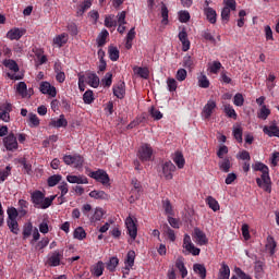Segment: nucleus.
Masks as SVG:
<instances>
[{
    "label": "nucleus",
    "mask_w": 279,
    "mask_h": 279,
    "mask_svg": "<svg viewBox=\"0 0 279 279\" xmlns=\"http://www.w3.org/2000/svg\"><path fill=\"white\" fill-rule=\"evenodd\" d=\"M204 14L209 23L211 25H215L217 23V11L213 8H204Z\"/></svg>",
    "instance_id": "5701e85b"
},
{
    "label": "nucleus",
    "mask_w": 279,
    "mask_h": 279,
    "mask_svg": "<svg viewBox=\"0 0 279 279\" xmlns=\"http://www.w3.org/2000/svg\"><path fill=\"white\" fill-rule=\"evenodd\" d=\"M233 104L234 106H238L239 108H241V106L245 104V98L243 97V94L241 93L235 94L233 97Z\"/></svg>",
    "instance_id": "052dcab7"
},
{
    "label": "nucleus",
    "mask_w": 279,
    "mask_h": 279,
    "mask_svg": "<svg viewBox=\"0 0 279 279\" xmlns=\"http://www.w3.org/2000/svg\"><path fill=\"white\" fill-rule=\"evenodd\" d=\"M108 53L111 62H117V60H119V48L110 46L108 49Z\"/></svg>",
    "instance_id": "79ce46f5"
},
{
    "label": "nucleus",
    "mask_w": 279,
    "mask_h": 279,
    "mask_svg": "<svg viewBox=\"0 0 279 279\" xmlns=\"http://www.w3.org/2000/svg\"><path fill=\"white\" fill-rule=\"evenodd\" d=\"M134 260H136V252L129 251L124 259V271H130L134 267Z\"/></svg>",
    "instance_id": "f3484780"
},
{
    "label": "nucleus",
    "mask_w": 279,
    "mask_h": 279,
    "mask_svg": "<svg viewBox=\"0 0 279 279\" xmlns=\"http://www.w3.org/2000/svg\"><path fill=\"white\" fill-rule=\"evenodd\" d=\"M105 27H117V21L114 20V15L110 14L105 17Z\"/></svg>",
    "instance_id": "864d4df0"
},
{
    "label": "nucleus",
    "mask_w": 279,
    "mask_h": 279,
    "mask_svg": "<svg viewBox=\"0 0 279 279\" xmlns=\"http://www.w3.org/2000/svg\"><path fill=\"white\" fill-rule=\"evenodd\" d=\"M167 86L170 93H175V90H178V81H175V78H168Z\"/></svg>",
    "instance_id": "680f3d73"
},
{
    "label": "nucleus",
    "mask_w": 279,
    "mask_h": 279,
    "mask_svg": "<svg viewBox=\"0 0 279 279\" xmlns=\"http://www.w3.org/2000/svg\"><path fill=\"white\" fill-rule=\"evenodd\" d=\"M202 37L204 38L205 43H210L211 45H217V39L213 36L209 29H205L202 32Z\"/></svg>",
    "instance_id": "7c9ffc66"
},
{
    "label": "nucleus",
    "mask_w": 279,
    "mask_h": 279,
    "mask_svg": "<svg viewBox=\"0 0 279 279\" xmlns=\"http://www.w3.org/2000/svg\"><path fill=\"white\" fill-rule=\"evenodd\" d=\"M3 66L9 69L10 71H13V73H19L21 69L19 68V63H16L13 59H5L3 61Z\"/></svg>",
    "instance_id": "a878e982"
},
{
    "label": "nucleus",
    "mask_w": 279,
    "mask_h": 279,
    "mask_svg": "<svg viewBox=\"0 0 279 279\" xmlns=\"http://www.w3.org/2000/svg\"><path fill=\"white\" fill-rule=\"evenodd\" d=\"M221 62L220 61H214L210 65H209V73H213L214 75H217V73H219V71H221Z\"/></svg>",
    "instance_id": "603ef678"
},
{
    "label": "nucleus",
    "mask_w": 279,
    "mask_h": 279,
    "mask_svg": "<svg viewBox=\"0 0 279 279\" xmlns=\"http://www.w3.org/2000/svg\"><path fill=\"white\" fill-rule=\"evenodd\" d=\"M101 83L105 88H110L112 86V73H106L105 77L101 80Z\"/></svg>",
    "instance_id": "4d7b16f0"
},
{
    "label": "nucleus",
    "mask_w": 279,
    "mask_h": 279,
    "mask_svg": "<svg viewBox=\"0 0 279 279\" xmlns=\"http://www.w3.org/2000/svg\"><path fill=\"white\" fill-rule=\"evenodd\" d=\"M32 232H34V226L32 222L25 223L23 227V239H29V236H32Z\"/></svg>",
    "instance_id": "c03bdc74"
},
{
    "label": "nucleus",
    "mask_w": 279,
    "mask_h": 279,
    "mask_svg": "<svg viewBox=\"0 0 279 279\" xmlns=\"http://www.w3.org/2000/svg\"><path fill=\"white\" fill-rule=\"evenodd\" d=\"M16 93L21 96L22 99H26L27 97V83L20 82L16 85Z\"/></svg>",
    "instance_id": "bb28decb"
},
{
    "label": "nucleus",
    "mask_w": 279,
    "mask_h": 279,
    "mask_svg": "<svg viewBox=\"0 0 279 279\" xmlns=\"http://www.w3.org/2000/svg\"><path fill=\"white\" fill-rule=\"evenodd\" d=\"M254 171H260V178L256 179V184L266 193H271V178L269 177V167L258 161L253 166Z\"/></svg>",
    "instance_id": "f257e3e1"
},
{
    "label": "nucleus",
    "mask_w": 279,
    "mask_h": 279,
    "mask_svg": "<svg viewBox=\"0 0 279 279\" xmlns=\"http://www.w3.org/2000/svg\"><path fill=\"white\" fill-rule=\"evenodd\" d=\"M193 270L201 279H206V266H204V264H194Z\"/></svg>",
    "instance_id": "c756f323"
},
{
    "label": "nucleus",
    "mask_w": 279,
    "mask_h": 279,
    "mask_svg": "<svg viewBox=\"0 0 279 279\" xmlns=\"http://www.w3.org/2000/svg\"><path fill=\"white\" fill-rule=\"evenodd\" d=\"M173 162L177 165L179 169H184V155H182V153L180 151H177L173 158Z\"/></svg>",
    "instance_id": "473e14b6"
},
{
    "label": "nucleus",
    "mask_w": 279,
    "mask_h": 279,
    "mask_svg": "<svg viewBox=\"0 0 279 279\" xmlns=\"http://www.w3.org/2000/svg\"><path fill=\"white\" fill-rule=\"evenodd\" d=\"M186 75L187 72L184 69H179L177 71L175 78L178 80V82H184V80H186Z\"/></svg>",
    "instance_id": "774afa93"
},
{
    "label": "nucleus",
    "mask_w": 279,
    "mask_h": 279,
    "mask_svg": "<svg viewBox=\"0 0 279 279\" xmlns=\"http://www.w3.org/2000/svg\"><path fill=\"white\" fill-rule=\"evenodd\" d=\"M62 160L64 165L73 166L75 169H80L84 165V157L80 154L64 155Z\"/></svg>",
    "instance_id": "20e7f679"
},
{
    "label": "nucleus",
    "mask_w": 279,
    "mask_h": 279,
    "mask_svg": "<svg viewBox=\"0 0 279 279\" xmlns=\"http://www.w3.org/2000/svg\"><path fill=\"white\" fill-rule=\"evenodd\" d=\"M93 5V0H84L83 3L78 7L77 15L82 16L86 10H90Z\"/></svg>",
    "instance_id": "72a5a7b5"
},
{
    "label": "nucleus",
    "mask_w": 279,
    "mask_h": 279,
    "mask_svg": "<svg viewBox=\"0 0 279 279\" xmlns=\"http://www.w3.org/2000/svg\"><path fill=\"white\" fill-rule=\"evenodd\" d=\"M66 43H69V34L66 33H62L60 35H57L53 39H52V45L54 47H58L59 49L61 47H64V45H66Z\"/></svg>",
    "instance_id": "a211bd4d"
},
{
    "label": "nucleus",
    "mask_w": 279,
    "mask_h": 279,
    "mask_svg": "<svg viewBox=\"0 0 279 279\" xmlns=\"http://www.w3.org/2000/svg\"><path fill=\"white\" fill-rule=\"evenodd\" d=\"M125 226L131 239H133V241L136 240V236L138 234V228L136 227V223L134 222L132 217L126 218Z\"/></svg>",
    "instance_id": "ddd939ff"
},
{
    "label": "nucleus",
    "mask_w": 279,
    "mask_h": 279,
    "mask_svg": "<svg viewBox=\"0 0 279 279\" xmlns=\"http://www.w3.org/2000/svg\"><path fill=\"white\" fill-rule=\"evenodd\" d=\"M8 228L13 234H19V221L16 220H7Z\"/></svg>",
    "instance_id": "3c124183"
},
{
    "label": "nucleus",
    "mask_w": 279,
    "mask_h": 279,
    "mask_svg": "<svg viewBox=\"0 0 279 279\" xmlns=\"http://www.w3.org/2000/svg\"><path fill=\"white\" fill-rule=\"evenodd\" d=\"M265 264L260 260L255 262L254 271H255V278L260 279L265 275Z\"/></svg>",
    "instance_id": "b1692460"
},
{
    "label": "nucleus",
    "mask_w": 279,
    "mask_h": 279,
    "mask_svg": "<svg viewBox=\"0 0 279 279\" xmlns=\"http://www.w3.org/2000/svg\"><path fill=\"white\" fill-rule=\"evenodd\" d=\"M218 166L220 171H223V173H230L232 163L230 162V158L226 157L223 160L219 161Z\"/></svg>",
    "instance_id": "c85d7f7f"
},
{
    "label": "nucleus",
    "mask_w": 279,
    "mask_h": 279,
    "mask_svg": "<svg viewBox=\"0 0 279 279\" xmlns=\"http://www.w3.org/2000/svg\"><path fill=\"white\" fill-rule=\"evenodd\" d=\"M269 114H271V110H269L266 105H263L258 113V119H263V121H266Z\"/></svg>",
    "instance_id": "09e8293b"
},
{
    "label": "nucleus",
    "mask_w": 279,
    "mask_h": 279,
    "mask_svg": "<svg viewBox=\"0 0 279 279\" xmlns=\"http://www.w3.org/2000/svg\"><path fill=\"white\" fill-rule=\"evenodd\" d=\"M60 180H62V175L60 174H53L48 178V186H56Z\"/></svg>",
    "instance_id": "0e129e2a"
},
{
    "label": "nucleus",
    "mask_w": 279,
    "mask_h": 279,
    "mask_svg": "<svg viewBox=\"0 0 279 279\" xmlns=\"http://www.w3.org/2000/svg\"><path fill=\"white\" fill-rule=\"evenodd\" d=\"M162 174L166 180H173V172L175 171V165L171 161H166L161 165Z\"/></svg>",
    "instance_id": "9b49d317"
},
{
    "label": "nucleus",
    "mask_w": 279,
    "mask_h": 279,
    "mask_svg": "<svg viewBox=\"0 0 279 279\" xmlns=\"http://www.w3.org/2000/svg\"><path fill=\"white\" fill-rule=\"evenodd\" d=\"M119 266V257H111L107 264V269L109 271H116Z\"/></svg>",
    "instance_id": "8fccbe9b"
},
{
    "label": "nucleus",
    "mask_w": 279,
    "mask_h": 279,
    "mask_svg": "<svg viewBox=\"0 0 279 279\" xmlns=\"http://www.w3.org/2000/svg\"><path fill=\"white\" fill-rule=\"evenodd\" d=\"M161 25H169V9L167 8V4H161Z\"/></svg>",
    "instance_id": "c9c22d12"
},
{
    "label": "nucleus",
    "mask_w": 279,
    "mask_h": 279,
    "mask_svg": "<svg viewBox=\"0 0 279 279\" xmlns=\"http://www.w3.org/2000/svg\"><path fill=\"white\" fill-rule=\"evenodd\" d=\"M11 171H12V167L10 166H7L3 171H0V184H3V182H5L8 178H10L12 173Z\"/></svg>",
    "instance_id": "a18cd8bd"
},
{
    "label": "nucleus",
    "mask_w": 279,
    "mask_h": 279,
    "mask_svg": "<svg viewBox=\"0 0 279 279\" xmlns=\"http://www.w3.org/2000/svg\"><path fill=\"white\" fill-rule=\"evenodd\" d=\"M183 66H184L185 69H194V66H195V60L192 59L191 56H185V57L183 58Z\"/></svg>",
    "instance_id": "6e6d98bb"
},
{
    "label": "nucleus",
    "mask_w": 279,
    "mask_h": 279,
    "mask_svg": "<svg viewBox=\"0 0 279 279\" xmlns=\"http://www.w3.org/2000/svg\"><path fill=\"white\" fill-rule=\"evenodd\" d=\"M108 36H110V33H108V29H102L97 37L98 47H104V45H106V38H108Z\"/></svg>",
    "instance_id": "58836bf2"
},
{
    "label": "nucleus",
    "mask_w": 279,
    "mask_h": 279,
    "mask_svg": "<svg viewBox=\"0 0 279 279\" xmlns=\"http://www.w3.org/2000/svg\"><path fill=\"white\" fill-rule=\"evenodd\" d=\"M86 82L88 86H92V88H99V76H97L95 73L93 72L87 73Z\"/></svg>",
    "instance_id": "4be33fe9"
},
{
    "label": "nucleus",
    "mask_w": 279,
    "mask_h": 279,
    "mask_svg": "<svg viewBox=\"0 0 279 279\" xmlns=\"http://www.w3.org/2000/svg\"><path fill=\"white\" fill-rule=\"evenodd\" d=\"M215 108H217V102L213 99L208 100L202 111V117L203 119H205V121H208V119L213 117V112L215 111Z\"/></svg>",
    "instance_id": "9d476101"
},
{
    "label": "nucleus",
    "mask_w": 279,
    "mask_h": 279,
    "mask_svg": "<svg viewBox=\"0 0 279 279\" xmlns=\"http://www.w3.org/2000/svg\"><path fill=\"white\" fill-rule=\"evenodd\" d=\"M183 248L186 250L189 254H192V256H199V254L202 253V250L193 244V241L191 240V235H189V233L184 234Z\"/></svg>",
    "instance_id": "423d86ee"
},
{
    "label": "nucleus",
    "mask_w": 279,
    "mask_h": 279,
    "mask_svg": "<svg viewBox=\"0 0 279 279\" xmlns=\"http://www.w3.org/2000/svg\"><path fill=\"white\" fill-rule=\"evenodd\" d=\"M23 36H25V29L19 27L11 28L7 33V38H9V40H21Z\"/></svg>",
    "instance_id": "2eb2a0df"
},
{
    "label": "nucleus",
    "mask_w": 279,
    "mask_h": 279,
    "mask_svg": "<svg viewBox=\"0 0 279 279\" xmlns=\"http://www.w3.org/2000/svg\"><path fill=\"white\" fill-rule=\"evenodd\" d=\"M3 145L7 151H16L19 149V141L16 140V135L14 133H9L8 136L3 138Z\"/></svg>",
    "instance_id": "0eeeda50"
},
{
    "label": "nucleus",
    "mask_w": 279,
    "mask_h": 279,
    "mask_svg": "<svg viewBox=\"0 0 279 279\" xmlns=\"http://www.w3.org/2000/svg\"><path fill=\"white\" fill-rule=\"evenodd\" d=\"M33 53H35L37 60H39L40 64H45L47 62V56H44L45 51L40 48H33Z\"/></svg>",
    "instance_id": "e433bc0d"
},
{
    "label": "nucleus",
    "mask_w": 279,
    "mask_h": 279,
    "mask_svg": "<svg viewBox=\"0 0 279 279\" xmlns=\"http://www.w3.org/2000/svg\"><path fill=\"white\" fill-rule=\"evenodd\" d=\"M263 132L264 134H267V136H276L277 138H279V126L276 125V122H274L269 126H264Z\"/></svg>",
    "instance_id": "412c9836"
},
{
    "label": "nucleus",
    "mask_w": 279,
    "mask_h": 279,
    "mask_svg": "<svg viewBox=\"0 0 279 279\" xmlns=\"http://www.w3.org/2000/svg\"><path fill=\"white\" fill-rule=\"evenodd\" d=\"M179 21L180 23H189L191 21V13L189 11H180Z\"/></svg>",
    "instance_id": "e2e57ef3"
},
{
    "label": "nucleus",
    "mask_w": 279,
    "mask_h": 279,
    "mask_svg": "<svg viewBox=\"0 0 279 279\" xmlns=\"http://www.w3.org/2000/svg\"><path fill=\"white\" fill-rule=\"evenodd\" d=\"M133 71L143 80H147L149 77V69L147 68H134Z\"/></svg>",
    "instance_id": "ea45409f"
},
{
    "label": "nucleus",
    "mask_w": 279,
    "mask_h": 279,
    "mask_svg": "<svg viewBox=\"0 0 279 279\" xmlns=\"http://www.w3.org/2000/svg\"><path fill=\"white\" fill-rule=\"evenodd\" d=\"M207 206H209V208H211V210H214V213H217L218 210H220V206H219V202L217 199H215V197L213 196H208L205 199Z\"/></svg>",
    "instance_id": "cd10ccee"
},
{
    "label": "nucleus",
    "mask_w": 279,
    "mask_h": 279,
    "mask_svg": "<svg viewBox=\"0 0 279 279\" xmlns=\"http://www.w3.org/2000/svg\"><path fill=\"white\" fill-rule=\"evenodd\" d=\"M86 236V231L84 228L78 227L74 230V239H77L78 241H84V238Z\"/></svg>",
    "instance_id": "5fc2aeb1"
},
{
    "label": "nucleus",
    "mask_w": 279,
    "mask_h": 279,
    "mask_svg": "<svg viewBox=\"0 0 279 279\" xmlns=\"http://www.w3.org/2000/svg\"><path fill=\"white\" fill-rule=\"evenodd\" d=\"M28 117L31 128H38V125H40V119H38V116H36V113H29Z\"/></svg>",
    "instance_id": "13d9d810"
},
{
    "label": "nucleus",
    "mask_w": 279,
    "mask_h": 279,
    "mask_svg": "<svg viewBox=\"0 0 279 279\" xmlns=\"http://www.w3.org/2000/svg\"><path fill=\"white\" fill-rule=\"evenodd\" d=\"M225 113L227 114V117H229V119H234V121H236L238 114L234 110V107H232L231 105L225 106Z\"/></svg>",
    "instance_id": "49530a36"
},
{
    "label": "nucleus",
    "mask_w": 279,
    "mask_h": 279,
    "mask_svg": "<svg viewBox=\"0 0 279 279\" xmlns=\"http://www.w3.org/2000/svg\"><path fill=\"white\" fill-rule=\"evenodd\" d=\"M88 177L96 180V182H100L104 186L110 184V175H108V172L105 170L98 169L96 171H90Z\"/></svg>",
    "instance_id": "39448f33"
},
{
    "label": "nucleus",
    "mask_w": 279,
    "mask_h": 279,
    "mask_svg": "<svg viewBox=\"0 0 279 279\" xmlns=\"http://www.w3.org/2000/svg\"><path fill=\"white\" fill-rule=\"evenodd\" d=\"M233 136L238 143H243V129L241 126L234 128Z\"/></svg>",
    "instance_id": "bf43d9fd"
},
{
    "label": "nucleus",
    "mask_w": 279,
    "mask_h": 279,
    "mask_svg": "<svg viewBox=\"0 0 279 279\" xmlns=\"http://www.w3.org/2000/svg\"><path fill=\"white\" fill-rule=\"evenodd\" d=\"M198 86L199 88L210 87V81L208 80V76H206V74H201V76H198Z\"/></svg>",
    "instance_id": "37998d69"
},
{
    "label": "nucleus",
    "mask_w": 279,
    "mask_h": 279,
    "mask_svg": "<svg viewBox=\"0 0 279 279\" xmlns=\"http://www.w3.org/2000/svg\"><path fill=\"white\" fill-rule=\"evenodd\" d=\"M64 258L62 251H54L48 255L47 265L49 267H60V263Z\"/></svg>",
    "instance_id": "6e6552de"
},
{
    "label": "nucleus",
    "mask_w": 279,
    "mask_h": 279,
    "mask_svg": "<svg viewBox=\"0 0 279 279\" xmlns=\"http://www.w3.org/2000/svg\"><path fill=\"white\" fill-rule=\"evenodd\" d=\"M83 101L87 105H90L95 101V95L93 94V90L88 89L84 93Z\"/></svg>",
    "instance_id": "de8ad7c7"
},
{
    "label": "nucleus",
    "mask_w": 279,
    "mask_h": 279,
    "mask_svg": "<svg viewBox=\"0 0 279 279\" xmlns=\"http://www.w3.org/2000/svg\"><path fill=\"white\" fill-rule=\"evenodd\" d=\"M218 279H230V267L227 264L221 265Z\"/></svg>",
    "instance_id": "f704fd0d"
},
{
    "label": "nucleus",
    "mask_w": 279,
    "mask_h": 279,
    "mask_svg": "<svg viewBox=\"0 0 279 279\" xmlns=\"http://www.w3.org/2000/svg\"><path fill=\"white\" fill-rule=\"evenodd\" d=\"M66 181L70 182V184H88V178L85 175L69 174Z\"/></svg>",
    "instance_id": "6ab92c4d"
},
{
    "label": "nucleus",
    "mask_w": 279,
    "mask_h": 279,
    "mask_svg": "<svg viewBox=\"0 0 279 279\" xmlns=\"http://www.w3.org/2000/svg\"><path fill=\"white\" fill-rule=\"evenodd\" d=\"M178 38L182 44V51H189V49H191V40H189V33H186V28H182Z\"/></svg>",
    "instance_id": "4468645a"
},
{
    "label": "nucleus",
    "mask_w": 279,
    "mask_h": 279,
    "mask_svg": "<svg viewBox=\"0 0 279 279\" xmlns=\"http://www.w3.org/2000/svg\"><path fill=\"white\" fill-rule=\"evenodd\" d=\"M39 90L43 95H49V97H56V95H58L56 86H52L51 83L47 81L39 84Z\"/></svg>",
    "instance_id": "1a4fd4ad"
},
{
    "label": "nucleus",
    "mask_w": 279,
    "mask_h": 279,
    "mask_svg": "<svg viewBox=\"0 0 279 279\" xmlns=\"http://www.w3.org/2000/svg\"><path fill=\"white\" fill-rule=\"evenodd\" d=\"M154 156V148L149 144H143L137 151V158L142 162H149Z\"/></svg>",
    "instance_id": "7ed1b4c3"
},
{
    "label": "nucleus",
    "mask_w": 279,
    "mask_h": 279,
    "mask_svg": "<svg viewBox=\"0 0 279 279\" xmlns=\"http://www.w3.org/2000/svg\"><path fill=\"white\" fill-rule=\"evenodd\" d=\"M149 114L155 119V121H160V119H162V112L154 107L150 108Z\"/></svg>",
    "instance_id": "69168bd1"
},
{
    "label": "nucleus",
    "mask_w": 279,
    "mask_h": 279,
    "mask_svg": "<svg viewBox=\"0 0 279 279\" xmlns=\"http://www.w3.org/2000/svg\"><path fill=\"white\" fill-rule=\"evenodd\" d=\"M53 199H56V195L46 197L45 192L40 190H36L33 193H31V202L34 205V208L47 210V208H49L53 204Z\"/></svg>",
    "instance_id": "f03ea898"
},
{
    "label": "nucleus",
    "mask_w": 279,
    "mask_h": 279,
    "mask_svg": "<svg viewBox=\"0 0 279 279\" xmlns=\"http://www.w3.org/2000/svg\"><path fill=\"white\" fill-rule=\"evenodd\" d=\"M193 239L197 245H208V238L206 236V233L202 231L199 228L194 229Z\"/></svg>",
    "instance_id": "f8f14e48"
},
{
    "label": "nucleus",
    "mask_w": 279,
    "mask_h": 279,
    "mask_svg": "<svg viewBox=\"0 0 279 279\" xmlns=\"http://www.w3.org/2000/svg\"><path fill=\"white\" fill-rule=\"evenodd\" d=\"M113 95L117 99H124L125 98V82H119L117 85L112 87Z\"/></svg>",
    "instance_id": "dca6fc26"
},
{
    "label": "nucleus",
    "mask_w": 279,
    "mask_h": 279,
    "mask_svg": "<svg viewBox=\"0 0 279 279\" xmlns=\"http://www.w3.org/2000/svg\"><path fill=\"white\" fill-rule=\"evenodd\" d=\"M89 197L93 199H108L109 196L104 191L94 190L89 193Z\"/></svg>",
    "instance_id": "4c0bfd02"
},
{
    "label": "nucleus",
    "mask_w": 279,
    "mask_h": 279,
    "mask_svg": "<svg viewBox=\"0 0 279 279\" xmlns=\"http://www.w3.org/2000/svg\"><path fill=\"white\" fill-rule=\"evenodd\" d=\"M50 125L57 129L66 128V125H69V121H66V118H64V114H61L58 120H52L50 122Z\"/></svg>",
    "instance_id": "393cba45"
},
{
    "label": "nucleus",
    "mask_w": 279,
    "mask_h": 279,
    "mask_svg": "<svg viewBox=\"0 0 279 279\" xmlns=\"http://www.w3.org/2000/svg\"><path fill=\"white\" fill-rule=\"evenodd\" d=\"M175 267L179 269L182 278L189 276V270L186 269V266H184V262L182 259H177Z\"/></svg>",
    "instance_id": "2f4dec72"
},
{
    "label": "nucleus",
    "mask_w": 279,
    "mask_h": 279,
    "mask_svg": "<svg viewBox=\"0 0 279 279\" xmlns=\"http://www.w3.org/2000/svg\"><path fill=\"white\" fill-rule=\"evenodd\" d=\"M8 215V221H16V218L19 217V209L16 207H9L7 209Z\"/></svg>",
    "instance_id": "a19ab883"
},
{
    "label": "nucleus",
    "mask_w": 279,
    "mask_h": 279,
    "mask_svg": "<svg viewBox=\"0 0 279 279\" xmlns=\"http://www.w3.org/2000/svg\"><path fill=\"white\" fill-rule=\"evenodd\" d=\"M220 82H222V84H232V78L228 75L227 71L220 73Z\"/></svg>",
    "instance_id": "338daca9"
},
{
    "label": "nucleus",
    "mask_w": 279,
    "mask_h": 279,
    "mask_svg": "<svg viewBox=\"0 0 279 279\" xmlns=\"http://www.w3.org/2000/svg\"><path fill=\"white\" fill-rule=\"evenodd\" d=\"M106 269V266L104 265V262H97L92 268L90 272L92 276H95L96 278H100V276H104V270Z\"/></svg>",
    "instance_id": "aec40b11"
}]
</instances>
